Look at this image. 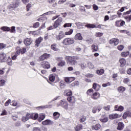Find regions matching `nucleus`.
Masks as SVG:
<instances>
[{
  "label": "nucleus",
  "instance_id": "f8f14e48",
  "mask_svg": "<svg viewBox=\"0 0 131 131\" xmlns=\"http://www.w3.org/2000/svg\"><path fill=\"white\" fill-rule=\"evenodd\" d=\"M100 97L101 94H100L99 92H95L91 95V98L93 99V100H98L100 99Z\"/></svg>",
  "mask_w": 131,
  "mask_h": 131
},
{
  "label": "nucleus",
  "instance_id": "7c9ffc66",
  "mask_svg": "<svg viewBox=\"0 0 131 131\" xmlns=\"http://www.w3.org/2000/svg\"><path fill=\"white\" fill-rule=\"evenodd\" d=\"M75 40H82L83 38L81 34L77 33L75 36Z\"/></svg>",
  "mask_w": 131,
  "mask_h": 131
},
{
  "label": "nucleus",
  "instance_id": "6e6d98bb",
  "mask_svg": "<svg viewBox=\"0 0 131 131\" xmlns=\"http://www.w3.org/2000/svg\"><path fill=\"white\" fill-rule=\"evenodd\" d=\"M7 47V45L4 43H0V50H3Z\"/></svg>",
  "mask_w": 131,
  "mask_h": 131
},
{
  "label": "nucleus",
  "instance_id": "6e6552de",
  "mask_svg": "<svg viewBox=\"0 0 131 131\" xmlns=\"http://www.w3.org/2000/svg\"><path fill=\"white\" fill-rule=\"evenodd\" d=\"M33 42V40L31 38H26L24 40V43L26 47H29Z\"/></svg>",
  "mask_w": 131,
  "mask_h": 131
},
{
  "label": "nucleus",
  "instance_id": "4c0bfd02",
  "mask_svg": "<svg viewBox=\"0 0 131 131\" xmlns=\"http://www.w3.org/2000/svg\"><path fill=\"white\" fill-rule=\"evenodd\" d=\"M65 65H66L65 60H61L58 63V66L59 67H63V66H65Z\"/></svg>",
  "mask_w": 131,
  "mask_h": 131
},
{
  "label": "nucleus",
  "instance_id": "e2e57ef3",
  "mask_svg": "<svg viewBox=\"0 0 131 131\" xmlns=\"http://www.w3.org/2000/svg\"><path fill=\"white\" fill-rule=\"evenodd\" d=\"M79 84V82L77 81H75L71 84L72 86H76V85H78Z\"/></svg>",
  "mask_w": 131,
  "mask_h": 131
},
{
  "label": "nucleus",
  "instance_id": "0eeeda50",
  "mask_svg": "<svg viewBox=\"0 0 131 131\" xmlns=\"http://www.w3.org/2000/svg\"><path fill=\"white\" fill-rule=\"evenodd\" d=\"M110 45H114L115 47H116L119 43V39L116 38H113L110 39L108 41Z\"/></svg>",
  "mask_w": 131,
  "mask_h": 131
},
{
  "label": "nucleus",
  "instance_id": "49530a36",
  "mask_svg": "<svg viewBox=\"0 0 131 131\" xmlns=\"http://www.w3.org/2000/svg\"><path fill=\"white\" fill-rule=\"evenodd\" d=\"M85 120H86V117H85V116H82L80 117V122H84Z\"/></svg>",
  "mask_w": 131,
  "mask_h": 131
},
{
  "label": "nucleus",
  "instance_id": "4d7b16f0",
  "mask_svg": "<svg viewBox=\"0 0 131 131\" xmlns=\"http://www.w3.org/2000/svg\"><path fill=\"white\" fill-rule=\"evenodd\" d=\"M12 102V100H11V99H9L8 100H7L5 103V107H7L8 106H9V105H10V104H11V102Z\"/></svg>",
  "mask_w": 131,
  "mask_h": 131
},
{
  "label": "nucleus",
  "instance_id": "603ef678",
  "mask_svg": "<svg viewBox=\"0 0 131 131\" xmlns=\"http://www.w3.org/2000/svg\"><path fill=\"white\" fill-rule=\"evenodd\" d=\"M88 66L90 69H94V66L92 63V62H88Z\"/></svg>",
  "mask_w": 131,
  "mask_h": 131
},
{
  "label": "nucleus",
  "instance_id": "de8ad7c7",
  "mask_svg": "<svg viewBox=\"0 0 131 131\" xmlns=\"http://www.w3.org/2000/svg\"><path fill=\"white\" fill-rule=\"evenodd\" d=\"M46 118V116L42 115H40L39 117V119H38V121H39V122H41L42 120H43V119H45Z\"/></svg>",
  "mask_w": 131,
  "mask_h": 131
},
{
  "label": "nucleus",
  "instance_id": "a211bd4d",
  "mask_svg": "<svg viewBox=\"0 0 131 131\" xmlns=\"http://www.w3.org/2000/svg\"><path fill=\"white\" fill-rule=\"evenodd\" d=\"M20 4V1L19 0H16L15 2H13L12 4L10 5L11 8H17V7H19V5Z\"/></svg>",
  "mask_w": 131,
  "mask_h": 131
},
{
  "label": "nucleus",
  "instance_id": "3c124183",
  "mask_svg": "<svg viewBox=\"0 0 131 131\" xmlns=\"http://www.w3.org/2000/svg\"><path fill=\"white\" fill-rule=\"evenodd\" d=\"M73 32V29H70L68 32H66L64 33L65 35H71Z\"/></svg>",
  "mask_w": 131,
  "mask_h": 131
},
{
  "label": "nucleus",
  "instance_id": "9b49d317",
  "mask_svg": "<svg viewBox=\"0 0 131 131\" xmlns=\"http://www.w3.org/2000/svg\"><path fill=\"white\" fill-rule=\"evenodd\" d=\"M29 119H31V114L27 113L26 115V116H24L21 118V121L23 122H26L27 120H29Z\"/></svg>",
  "mask_w": 131,
  "mask_h": 131
},
{
  "label": "nucleus",
  "instance_id": "6ab92c4d",
  "mask_svg": "<svg viewBox=\"0 0 131 131\" xmlns=\"http://www.w3.org/2000/svg\"><path fill=\"white\" fill-rule=\"evenodd\" d=\"M119 62L120 63V67H124L126 65V59L123 58H120Z\"/></svg>",
  "mask_w": 131,
  "mask_h": 131
},
{
  "label": "nucleus",
  "instance_id": "2eb2a0df",
  "mask_svg": "<svg viewBox=\"0 0 131 131\" xmlns=\"http://www.w3.org/2000/svg\"><path fill=\"white\" fill-rule=\"evenodd\" d=\"M64 37H65V34H64L63 31H60L58 35L56 36V39L57 40H61Z\"/></svg>",
  "mask_w": 131,
  "mask_h": 131
},
{
  "label": "nucleus",
  "instance_id": "0e129e2a",
  "mask_svg": "<svg viewBox=\"0 0 131 131\" xmlns=\"http://www.w3.org/2000/svg\"><path fill=\"white\" fill-rule=\"evenodd\" d=\"M117 49L119 51H121L124 49V46H123V45H119L117 47Z\"/></svg>",
  "mask_w": 131,
  "mask_h": 131
},
{
  "label": "nucleus",
  "instance_id": "e433bc0d",
  "mask_svg": "<svg viewBox=\"0 0 131 131\" xmlns=\"http://www.w3.org/2000/svg\"><path fill=\"white\" fill-rule=\"evenodd\" d=\"M94 93V90H93V89H90L89 90H88L86 93V95H88V96H91L92 97V93Z\"/></svg>",
  "mask_w": 131,
  "mask_h": 131
},
{
  "label": "nucleus",
  "instance_id": "412c9836",
  "mask_svg": "<svg viewBox=\"0 0 131 131\" xmlns=\"http://www.w3.org/2000/svg\"><path fill=\"white\" fill-rule=\"evenodd\" d=\"M115 111H119V112H122L124 110V107L122 105L118 106V105H116L114 106Z\"/></svg>",
  "mask_w": 131,
  "mask_h": 131
},
{
  "label": "nucleus",
  "instance_id": "72a5a7b5",
  "mask_svg": "<svg viewBox=\"0 0 131 131\" xmlns=\"http://www.w3.org/2000/svg\"><path fill=\"white\" fill-rule=\"evenodd\" d=\"M6 62H7V64L8 65H9L10 66H12V65H13V62L12 61V59L11 58V57L10 56H9L8 57V59H7Z\"/></svg>",
  "mask_w": 131,
  "mask_h": 131
},
{
  "label": "nucleus",
  "instance_id": "a19ab883",
  "mask_svg": "<svg viewBox=\"0 0 131 131\" xmlns=\"http://www.w3.org/2000/svg\"><path fill=\"white\" fill-rule=\"evenodd\" d=\"M65 93H66V96L67 97H71L72 96V91L71 90H67L66 91Z\"/></svg>",
  "mask_w": 131,
  "mask_h": 131
},
{
  "label": "nucleus",
  "instance_id": "39448f33",
  "mask_svg": "<svg viewBox=\"0 0 131 131\" xmlns=\"http://www.w3.org/2000/svg\"><path fill=\"white\" fill-rule=\"evenodd\" d=\"M63 23V18L60 17L54 22V27L58 28L59 26H61V25Z\"/></svg>",
  "mask_w": 131,
  "mask_h": 131
},
{
  "label": "nucleus",
  "instance_id": "052dcab7",
  "mask_svg": "<svg viewBox=\"0 0 131 131\" xmlns=\"http://www.w3.org/2000/svg\"><path fill=\"white\" fill-rule=\"evenodd\" d=\"M95 36H96V37H101V36H103V33H101V32L96 33Z\"/></svg>",
  "mask_w": 131,
  "mask_h": 131
},
{
  "label": "nucleus",
  "instance_id": "b1692460",
  "mask_svg": "<svg viewBox=\"0 0 131 131\" xmlns=\"http://www.w3.org/2000/svg\"><path fill=\"white\" fill-rule=\"evenodd\" d=\"M124 128V124H123V122H120L118 123V126L117 127V129H118V130H122Z\"/></svg>",
  "mask_w": 131,
  "mask_h": 131
},
{
  "label": "nucleus",
  "instance_id": "bb28decb",
  "mask_svg": "<svg viewBox=\"0 0 131 131\" xmlns=\"http://www.w3.org/2000/svg\"><path fill=\"white\" fill-rule=\"evenodd\" d=\"M42 125H51L53 124V122L51 120H46L42 122Z\"/></svg>",
  "mask_w": 131,
  "mask_h": 131
},
{
  "label": "nucleus",
  "instance_id": "20e7f679",
  "mask_svg": "<svg viewBox=\"0 0 131 131\" xmlns=\"http://www.w3.org/2000/svg\"><path fill=\"white\" fill-rule=\"evenodd\" d=\"M40 65L43 69H50L51 68V64L48 61H43L40 62Z\"/></svg>",
  "mask_w": 131,
  "mask_h": 131
},
{
  "label": "nucleus",
  "instance_id": "c9c22d12",
  "mask_svg": "<svg viewBox=\"0 0 131 131\" xmlns=\"http://www.w3.org/2000/svg\"><path fill=\"white\" fill-rule=\"evenodd\" d=\"M104 72H105V70H104V69H100V70H98L96 71V73L99 75H102L104 74Z\"/></svg>",
  "mask_w": 131,
  "mask_h": 131
},
{
  "label": "nucleus",
  "instance_id": "dca6fc26",
  "mask_svg": "<svg viewBox=\"0 0 131 131\" xmlns=\"http://www.w3.org/2000/svg\"><path fill=\"white\" fill-rule=\"evenodd\" d=\"M67 101L69 102V103H70L71 104H75V102H76V100H75V97H74V96L68 97Z\"/></svg>",
  "mask_w": 131,
  "mask_h": 131
},
{
  "label": "nucleus",
  "instance_id": "58836bf2",
  "mask_svg": "<svg viewBox=\"0 0 131 131\" xmlns=\"http://www.w3.org/2000/svg\"><path fill=\"white\" fill-rule=\"evenodd\" d=\"M1 29V30H3V31H7V32L10 31V27H8L7 26L2 27Z\"/></svg>",
  "mask_w": 131,
  "mask_h": 131
},
{
  "label": "nucleus",
  "instance_id": "393cba45",
  "mask_svg": "<svg viewBox=\"0 0 131 131\" xmlns=\"http://www.w3.org/2000/svg\"><path fill=\"white\" fill-rule=\"evenodd\" d=\"M127 117H131V113L129 111L125 112L122 116L123 119H126Z\"/></svg>",
  "mask_w": 131,
  "mask_h": 131
},
{
  "label": "nucleus",
  "instance_id": "bf43d9fd",
  "mask_svg": "<svg viewBox=\"0 0 131 131\" xmlns=\"http://www.w3.org/2000/svg\"><path fill=\"white\" fill-rule=\"evenodd\" d=\"M14 125L16 127H18V126H21V121H17L15 123Z\"/></svg>",
  "mask_w": 131,
  "mask_h": 131
},
{
  "label": "nucleus",
  "instance_id": "79ce46f5",
  "mask_svg": "<svg viewBox=\"0 0 131 131\" xmlns=\"http://www.w3.org/2000/svg\"><path fill=\"white\" fill-rule=\"evenodd\" d=\"M53 116L54 117V119H58V118H59V117H60V113H58V112H54L53 113Z\"/></svg>",
  "mask_w": 131,
  "mask_h": 131
},
{
  "label": "nucleus",
  "instance_id": "5701e85b",
  "mask_svg": "<svg viewBox=\"0 0 131 131\" xmlns=\"http://www.w3.org/2000/svg\"><path fill=\"white\" fill-rule=\"evenodd\" d=\"M101 109H102V106H101V105L96 106L93 108L92 112L93 113H96L97 111H98V112H100Z\"/></svg>",
  "mask_w": 131,
  "mask_h": 131
},
{
  "label": "nucleus",
  "instance_id": "aec40b11",
  "mask_svg": "<svg viewBox=\"0 0 131 131\" xmlns=\"http://www.w3.org/2000/svg\"><path fill=\"white\" fill-rule=\"evenodd\" d=\"M51 49L55 52L60 51V49H59V46L56 43H54L53 44L51 45Z\"/></svg>",
  "mask_w": 131,
  "mask_h": 131
},
{
  "label": "nucleus",
  "instance_id": "7ed1b4c3",
  "mask_svg": "<svg viewBox=\"0 0 131 131\" xmlns=\"http://www.w3.org/2000/svg\"><path fill=\"white\" fill-rule=\"evenodd\" d=\"M74 39L71 38H66L62 41V43L64 46H69L74 43Z\"/></svg>",
  "mask_w": 131,
  "mask_h": 131
},
{
  "label": "nucleus",
  "instance_id": "f03ea898",
  "mask_svg": "<svg viewBox=\"0 0 131 131\" xmlns=\"http://www.w3.org/2000/svg\"><path fill=\"white\" fill-rule=\"evenodd\" d=\"M68 102H67L65 100H60L58 103L57 106L59 107V106H60V107H62L63 108V109H65L66 110H68V106H69Z\"/></svg>",
  "mask_w": 131,
  "mask_h": 131
},
{
  "label": "nucleus",
  "instance_id": "864d4df0",
  "mask_svg": "<svg viewBox=\"0 0 131 131\" xmlns=\"http://www.w3.org/2000/svg\"><path fill=\"white\" fill-rule=\"evenodd\" d=\"M57 28L56 27H55V25L53 24V26H51L47 28V30L50 31V30H53V29H56Z\"/></svg>",
  "mask_w": 131,
  "mask_h": 131
},
{
  "label": "nucleus",
  "instance_id": "c03bdc74",
  "mask_svg": "<svg viewBox=\"0 0 131 131\" xmlns=\"http://www.w3.org/2000/svg\"><path fill=\"white\" fill-rule=\"evenodd\" d=\"M108 117H104L103 118H101L100 119V121H101V122H103V123H106V122H108Z\"/></svg>",
  "mask_w": 131,
  "mask_h": 131
},
{
  "label": "nucleus",
  "instance_id": "8fccbe9b",
  "mask_svg": "<svg viewBox=\"0 0 131 131\" xmlns=\"http://www.w3.org/2000/svg\"><path fill=\"white\" fill-rule=\"evenodd\" d=\"M45 28H46V22L43 23L41 26L38 28V31H40L41 29H45Z\"/></svg>",
  "mask_w": 131,
  "mask_h": 131
},
{
  "label": "nucleus",
  "instance_id": "37998d69",
  "mask_svg": "<svg viewBox=\"0 0 131 131\" xmlns=\"http://www.w3.org/2000/svg\"><path fill=\"white\" fill-rule=\"evenodd\" d=\"M124 18L126 20L127 23L130 22L131 21V15L128 16H124Z\"/></svg>",
  "mask_w": 131,
  "mask_h": 131
},
{
  "label": "nucleus",
  "instance_id": "c85d7f7f",
  "mask_svg": "<svg viewBox=\"0 0 131 131\" xmlns=\"http://www.w3.org/2000/svg\"><path fill=\"white\" fill-rule=\"evenodd\" d=\"M129 55H130V54H129V51H124L121 53V57H123V58H126V57H128Z\"/></svg>",
  "mask_w": 131,
  "mask_h": 131
},
{
  "label": "nucleus",
  "instance_id": "423d86ee",
  "mask_svg": "<svg viewBox=\"0 0 131 131\" xmlns=\"http://www.w3.org/2000/svg\"><path fill=\"white\" fill-rule=\"evenodd\" d=\"M115 25L116 27H122V26L125 25V21L122 19L116 20Z\"/></svg>",
  "mask_w": 131,
  "mask_h": 131
},
{
  "label": "nucleus",
  "instance_id": "f3484780",
  "mask_svg": "<svg viewBox=\"0 0 131 131\" xmlns=\"http://www.w3.org/2000/svg\"><path fill=\"white\" fill-rule=\"evenodd\" d=\"M120 117H121V116H119L118 114H112L108 116V118L111 120L116 119V118H119Z\"/></svg>",
  "mask_w": 131,
  "mask_h": 131
},
{
  "label": "nucleus",
  "instance_id": "5fc2aeb1",
  "mask_svg": "<svg viewBox=\"0 0 131 131\" xmlns=\"http://www.w3.org/2000/svg\"><path fill=\"white\" fill-rule=\"evenodd\" d=\"M28 34H32V35H37L36 31H31L28 32Z\"/></svg>",
  "mask_w": 131,
  "mask_h": 131
},
{
  "label": "nucleus",
  "instance_id": "338daca9",
  "mask_svg": "<svg viewBox=\"0 0 131 131\" xmlns=\"http://www.w3.org/2000/svg\"><path fill=\"white\" fill-rule=\"evenodd\" d=\"M110 105H107L106 106L103 107L104 110H105V111H110Z\"/></svg>",
  "mask_w": 131,
  "mask_h": 131
},
{
  "label": "nucleus",
  "instance_id": "c756f323",
  "mask_svg": "<svg viewBox=\"0 0 131 131\" xmlns=\"http://www.w3.org/2000/svg\"><path fill=\"white\" fill-rule=\"evenodd\" d=\"M125 90H126V89L125 87H123V86H120L117 88V91L120 93H122L124 92H125Z\"/></svg>",
  "mask_w": 131,
  "mask_h": 131
},
{
  "label": "nucleus",
  "instance_id": "4468645a",
  "mask_svg": "<svg viewBox=\"0 0 131 131\" xmlns=\"http://www.w3.org/2000/svg\"><path fill=\"white\" fill-rule=\"evenodd\" d=\"M91 50L93 53H95L98 52L99 50V47L98 45H96V43H93L91 47Z\"/></svg>",
  "mask_w": 131,
  "mask_h": 131
},
{
  "label": "nucleus",
  "instance_id": "ea45409f",
  "mask_svg": "<svg viewBox=\"0 0 131 131\" xmlns=\"http://www.w3.org/2000/svg\"><path fill=\"white\" fill-rule=\"evenodd\" d=\"M40 25V24H39V22H36L33 24L32 27H30V28H31V27L33 28H38Z\"/></svg>",
  "mask_w": 131,
  "mask_h": 131
},
{
  "label": "nucleus",
  "instance_id": "2f4dec72",
  "mask_svg": "<svg viewBox=\"0 0 131 131\" xmlns=\"http://www.w3.org/2000/svg\"><path fill=\"white\" fill-rule=\"evenodd\" d=\"M92 129H95V130H99L101 128V124L99 123L96 124L95 126H92Z\"/></svg>",
  "mask_w": 131,
  "mask_h": 131
},
{
  "label": "nucleus",
  "instance_id": "9d476101",
  "mask_svg": "<svg viewBox=\"0 0 131 131\" xmlns=\"http://www.w3.org/2000/svg\"><path fill=\"white\" fill-rule=\"evenodd\" d=\"M42 40H43V38L42 37L40 36L37 38L35 41V47L38 48L40 45V43L42 42Z\"/></svg>",
  "mask_w": 131,
  "mask_h": 131
},
{
  "label": "nucleus",
  "instance_id": "cd10ccee",
  "mask_svg": "<svg viewBox=\"0 0 131 131\" xmlns=\"http://www.w3.org/2000/svg\"><path fill=\"white\" fill-rule=\"evenodd\" d=\"M31 117L33 120H36L38 118V114L36 113H32L31 114Z\"/></svg>",
  "mask_w": 131,
  "mask_h": 131
},
{
  "label": "nucleus",
  "instance_id": "4be33fe9",
  "mask_svg": "<svg viewBox=\"0 0 131 131\" xmlns=\"http://www.w3.org/2000/svg\"><path fill=\"white\" fill-rule=\"evenodd\" d=\"M92 89H93V90H95L96 92H98L100 91V89H101V86L97 83H94L93 84Z\"/></svg>",
  "mask_w": 131,
  "mask_h": 131
},
{
  "label": "nucleus",
  "instance_id": "f704fd0d",
  "mask_svg": "<svg viewBox=\"0 0 131 131\" xmlns=\"http://www.w3.org/2000/svg\"><path fill=\"white\" fill-rule=\"evenodd\" d=\"M81 129H82V125L81 124L76 125V127H75V131H79L81 130Z\"/></svg>",
  "mask_w": 131,
  "mask_h": 131
},
{
  "label": "nucleus",
  "instance_id": "f257e3e1",
  "mask_svg": "<svg viewBox=\"0 0 131 131\" xmlns=\"http://www.w3.org/2000/svg\"><path fill=\"white\" fill-rule=\"evenodd\" d=\"M65 60L67 64L73 66L77 64V61L80 60V57L77 56H67L65 57Z\"/></svg>",
  "mask_w": 131,
  "mask_h": 131
},
{
  "label": "nucleus",
  "instance_id": "a18cd8bd",
  "mask_svg": "<svg viewBox=\"0 0 131 131\" xmlns=\"http://www.w3.org/2000/svg\"><path fill=\"white\" fill-rule=\"evenodd\" d=\"M9 31H10L11 33H14V32H16V27H11L10 28V30Z\"/></svg>",
  "mask_w": 131,
  "mask_h": 131
},
{
  "label": "nucleus",
  "instance_id": "680f3d73",
  "mask_svg": "<svg viewBox=\"0 0 131 131\" xmlns=\"http://www.w3.org/2000/svg\"><path fill=\"white\" fill-rule=\"evenodd\" d=\"M110 85H111V83L108 82H107L106 83L102 84V86H103V88H106L107 86H110Z\"/></svg>",
  "mask_w": 131,
  "mask_h": 131
},
{
  "label": "nucleus",
  "instance_id": "1a4fd4ad",
  "mask_svg": "<svg viewBox=\"0 0 131 131\" xmlns=\"http://www.w3.org/2000/svg\"><path fill=\"white\" fill-rule=\"evenodd\" d=\"M50 57H51V54L44 53L39 57V59L40 61H45V60H48Z\"/></svg>",
  "mask_w": 131,
  "mask_h": 131
},
{
  "label": "nucleus",
  "instance_id": "473e14b6",
  "mask_svg": "<svg viewBox=\"0 0 131 131\" xmlns=\"http://www.w3.org/2000/svg\"><path fill=\"white\" fill-rule=\"evenodd\" d=\"M85 27H86L88 29L96 28V26L94 24H88L87 25H85Z\"/></svg>",
  "mask_w": 131,
  "mask_h": 131
},
{
  "label": "nucleus",
  "instance_id": "a878e982",
  "mask_svg": "<svg viewBox=\"0 0 131 131\" xmlns=\"http://www.w3.org/2000/svg\"><path fill=\"white\" fill-rule=\"evenodd\" d=\"M55 77L53 75H50L49 79L48 80V82L49 83H52V82H54L55 81Z\"/></svg>",
  "mask_w": 131,
  "mask_h": 131
},
{
  "label": "nucleus",
  "instance_id": "774afa93",
  "mask_svg": "<svg viewBox=\"0 0 131 131\" xmlns=\"http://www.w3.org/2000/svg\"><path fill=\"white\" fill-rule=\"evenodd\" d=\"M31 7H32V5L31 4H28L26 6L27 12H28L29 10H30V8H31Z\"/></svg>",
  "mask_w": 131,
  "mask_h": 131
},
{
  "label": "nucleus",
  "instance_id": "09e8293b",
  "mask_svg": "<svg viewBox=\"0 0 131 131\" xmlns=\"http://www.w3.org/2000/svg\"><path fill=\"white\" fill-rule=\"evenodd\" d=\"M6 80H0V86H4V85H6Z\"/></svg>",
  "mask_w": 131,
  "mask_h": 131
},
{
  "label": "nucleus",
  "instance_id": "69168bd1",
  "mask_svg": "<svg viewBox=\"0 0 131 131\" xmlns=\"http://www.w3.org/2000/svg\"><path fill=\"white\" fill-rule=\"evenodd\" d=\"M19 51L21 55H23V54H25V53H26V48H24L21 49H19Z\"/></svg>",
  "mask_w": 131,
  "mask_h": 131
},
{
  "label": "nucleus",
  "instance_id": "ddd939ff",
  "mask_svg": "<svg viewBox=\"0 0 131 131\" xmlns=\"http://www.w3.org/2000/svg\"><path fill=\"white\" fill-rule=\"evenodd\" d=\"M7 61V55L5 53H0V63H4Z\"/></svg>",
  "mask_w": 131,
  "mask_h": 131
},
{
  "label": "nucleus",
  "instance_id": "13d9d810",
  "mask_svg": "<svg viewBox=\"0 0 131 131\" xmlns=\"http://www.w3.org/2000/svg\"><path fill=\"white\" fill-rule=\"evenodd\" d=\"M71 26H72V24H71V23H66L63 25V27L64 28H66V27H71Z\"/></svg>",
  "mask_w": 131,
  "mask_h": 131
}]
</instances>
